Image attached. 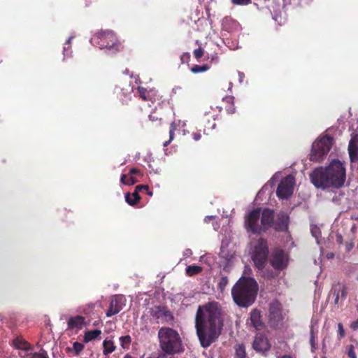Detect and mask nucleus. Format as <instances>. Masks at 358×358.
I'll list each match as a JSON object with an SVG mask.
<instances>
[{
	"mask_svg": "<svg viewBox=\"0 0 358 358\" xmlns=\"http://www.w3.org/2000/svg\"><path fill=\"white\" fill-rule=\"evenodd\" d=\"M84 349V345L78 341L73 343L71 348H67V351L72 352L76 356H78Z\"/></svg>",
	"mask_w": 358,
	"mask_h": 358,
	"instance_id": "obj_19",
	"label": "nucleus"
},
{
	"mask_svg": "<svg viewBox=\"0 0 358 358\" xmlns=\"http://www.w3.org/2000/svg\"><path fill=\"white\" fill-rule=\"evenodd\" d=\"M130 174H138L139 173V170L136 168H133L129 171Z\"/></svg>",
	"mask_w": 358,
	"mask_h": 358,
	"instance_id": "obj_43",
	"label": "nucleus"
},
{
	"mask_svg": "<svg viewBox=\"0 0 358 358\" xmlns=\"http://www.w3.org/2000/svg\"><path fill=\"white\" fill-rule=\"evenodd\" d=\"M295 180L292 176H287L284 178L278 185L276 194L282 199H287L294 192Z\"/></svg>",
	"mask_w": 358,
	"mask_h": 358,
	"instance_id": "obj_8",
	"label": "nucleus"
},
{
	"mask_svg": "<svg viewBox=\"0 0 358 358\" xmlns=\"http://www.w3.org/2000/svg\"><path fill=\"white\" fill-rule=\"evenodd\" d=\"M250 322L252 326L256 329H259L262 327V323L261 321L260 313L259 310H253L250 313Z\"/></svg>",
	"mask_w": 358,
	"mask_h": 358,
	"instance_id": "obj_16",
	"label": "nucleus"
},
{
	"mask_svg": "<svg viewBox=\"0 0 358 358\" xmlns=\"http://www.w3.org/2000/svg\"><path fill=\"white\" fill-rule=\"evenodd\" d=\"M171 141H166L165 143H164L163 145L164 147L167 146L170 143H171Z\"/></svg>",
	"mask_w": 358,
	"mask_h": 358,
	"instance_id": "obj_48",
	"label": "nucleus"
},
{
	"mask_svg": "<svg viewBox=\"0 0 358 358\" xmlns=\"http://www.w3.org/2000/svg\"><path fill=\"white\" fill-rule=\"evenodd\" d=\"M348 153L351 162L358 161V134L351 138L348 145Z\"/></svg>",
	"mask_w": 358,
	"mask_h": 358,
	"instance_id": "obj_14",
	"label": "nucleus"
},
{
	"mask_svg": "<svg viewBox=\"0 0 358 358\" xmlns=\"http://www.w3.org/2000/svg\"><path fill=\"white\" fill-rule=\"evenodd\" d=\"M268 253V247L264 240L259 239L251 242V257L258 268L264 267L267 260Z\"/></svg>",
	"mask_w": 358,
	"mask_h": 358,
	"instance_id": "obj_6",
	"label": "nucleus"
},
{
	"mask_svg": "<svg viewBox=\"0 0 358 358\" xmlns=\"http://www.w3.org/2000/svg\"><path fill=\"white\" fill-rule=\"evenodd\" d=\"M231 2L234 5L245 6L249 4L251 0H231Z\"/></svg>",
	"mask_w": 358,
	"mask_h": 358,
	"instance_id": "obj_32",
	"label": "nucleus"
},
{
	"mask_svg": "<svg viewBox=\"0 0 358 358\" xmlns=\"http://www.w3.org/2000/svg\"><path fill=\"white\" fill-rule=\"evenodd\" d=\"M273 220V212L269 209L257 208L251 211L246 217L245 225L252 233H259L270 227Z\"/></svg>",
	"mask_w": 358,
	"mask_h": 358,
	"instance_id": "obj_5",
	"label": "nucleus"
},
{
	"mask_svg": "<svg viewBox=\"0 0 358 358\" xmlns=\"http://www.w3.org/2000/svg\"><path fill=\"white\" fill-rule=\"evenodd\" d=\"M103 353L105 355H108L110 353L114 352L116 349V346L114 345V343L110 339H105L103 342Z\"/></svg>",
	"mask_w": 358,
	"mask_h": 358,
	"instance_id": "obj_18",
	"label": "nucleus"
},
{
	"mask_svg": "<svg viewBox=\"0 0 358 358\" xmlns=\"http://www.w3.org/2000/svg\"><path fill=\"white\" fill-rule=\"evenodd\" d=\"M282 218V224L283 227H287V221H288V216L286 214H282L281 215Z\"/></svg>",
	"mask_w": 358,
	"mask_h": 358,
	"instance_id": "obj_38",
	"label": "nucleus"
},
{
	"mask_svg": "<svg viewBox=\"0 0 358 358\" xmlns=\"http://www.w3.org/2000/svg\"><path fill=\"white\" fill-rule=\"evenodd\" d=\"M288 263V256L282 250H276L271 259V265L275 269L282 270L285 268Z\"/></svg>",
	"mask_w": 358,
	"mask_h": 358,
	"instance_id": "obj_10",
	"label": "nucleus"
},
{
	"mask_svg": "<svg viewBox=\"0 0 358 358\" xmlns=\"http://www.w3.org/2000/svg\"><path fill=\"white\" fill-rule=\"evenodd\" d=\"M323 358H325V357H323Z\"/></svg>",
	"mask_w": 358,
	"mask_h": 358,
	"instance_id": "obj_53",
	"label": "nucleus"
},
{
	"mask_svg": "<svg viewBox=\"0 0 358 358\" xmlns=\"http://www.w3.org/2000/svg\"><path fill=\"white\" fill-rule=\"evenodd\" d=\"M271 345L263 334H257L252 343V348L257 352L264 353L270 350Z\"/></svg>",
	"mask_w": 358,
	"mask_h": 358,
	"instance_id": "obj_11",
	"label": "nucleus"
},
{
	"mask_svg": "<svg viewBox=\"0 0 358 358\" xmlns=\"http://www.w3.org/2000/svg\"><path fill=\"white\" fill-rule=\"evenodd\" d=\"M159 347L162 352L178 354L183 351L181 338L177 331L169 327H162L158 331Z\"/></svg>",
	"mask_w": 358,
	"mask_h": 358,
	"instance_id": "obj_4",
	"label": "nucleus"
},
{
	"mask_svg": "<svg viewBox=\"0 0 358 358\" xmlns=\"http://www.w3.org/2000/svg\"><path fill=\"white\" fill-rule=\"evenodd\" d=\"M214 217H215L214 216H206V217H205V220H205V222H207L210 221V220L213 219Z\"/></svg>",
	"mask_w": 358,
	"mask_h": 358,
	"instance_id": "obj_46",
	"label": "nucleus"
},
{
	"mask_svg": "<svg viewBox=\"0 0 358 358\" xmlns=\"http://www.w3.org/2000/svg\"><path fill=\"white\" fill-rule=\"evenodd\" d=\"M176 129V127L174 126L173 124H171V129H170V131H169V135H170V141H172L173 138V135H174V131Z\"/></svg>",
	"mask_w": 358,
	"mask_h": 358,
	"instance_id": "obj_41",
	"label": "nucleus"
},
{
	"mask_svg": "<svg viewBox=\"0 0 358 358\" xmlns=\"http://www.w3.org/2000/svg\"><path fill=\"white\" fill-rule=\"evenodd\" d=\"M333 294L335 296L334 303L338 304L339 299H345L347 296V291L344 286H339L338 289H334Z\"/></svg>",
	"mask_w": 358,
	"mask_h": 358,
	"instance_id": "obj_17",
	"label": "nucleus"
},
{
	"mask_svg": "<svg viewBox=\"0 0 358 358\" xmlns=\"http://www.w3.org/2000/svg\"><path fill=\"white\" fill-rule=\"evenodd\" d=\"M282 319L281 304L278 301H273L269 307V320L275 324Z\"/></svg>",
	"mask_w": 358,
	"mask_h": 358,
	"instance_id": "obj_13",
	"label": "nucleus"
},
{
	"mask_svg": "<svg viewBox=\"0 0 358 358\" xmlns=\"http://www.w3.org/2000/svg\"><path fill=\"white\" fill-rule=\"evenodd\" d=\"M201 138V135L199 134H194V139L195 141H198Z\"/></svg>",
	"mask_w": 358,
	"mask_h": 358,
	"instance_id": "obj_45",
	"label": "nucleus"
},
{
	"mask_svg": "<svg viewBox=\"0 0 358 358\" xmlns=\"http://www.w3.org/2000/svg\"><path fill=\"white\" fill-rule=\"evenodd\" d=\"M173 354L162 352L157 356V358H174L172 355Z\"/></svg>",
	"mask_w": 358,
	"mask_h": 358,
	"instance_id": "obj_40",
	"label": "nucleus"
},
{
	"mask_svg": "<svg viewBox=\"0 0 358 358\" xmlns=\"http://www.w3.org/2000/svg\"><path fill=\"white\" fill-rule=\"evenodd\" d=\"M124 358H132L131 355H126Z\"/></svg>",
	"mask_w": 358,
	"mask_h": 358,
	"instance_id": "obj_51",
	"label": "nucleus"
},
{
	"mask_svg": "<svg viewBox=\"0 0 358 358\" xmlns=\"http://www.w3.org/2000/svg\"><path fill=\"white\" fill-rule=\"evenodd\" d=\"M236 358H245V348L243 344H237L234 347Z\"/></svg>",
	"mask_w": 358,
	"mask_h": 358,
	"instance_id": "obj_22",
	"label": "nucleus"
},
{
	"mask_svg": "<svg viewBox=\"0 0 358 358\" xmlns=\"http://www.w3.org/2000/svg\"><path fill=\"white\" fill-rule=\"evenodd\" d=\"M186 274L189 276H192L196 274L200 273L203 271V268L196 265H190L186 268Z\"/></svg>",
	"mask_w": 358,
	"mask_h": 358,
	"instance_id": "obj_23",
	"label": "nucleus"
},
{
	"mask_svg": "<svg viewBox=\"0 0 358 358\" xmlns=\"http://www.w3.org/2000/svg\"><path fill=\"white\" fill-rule=\"evenodd\" d=\"M96 38L100 40L98 43L100 45L101 48L110 50L115 47L116 38L113 33L110 31H106L103 33L98 34L96 36L92 38V41H95Z\"/></svg>",
	"mask_w": 358,
	"mask_h": 358,
	"instance_id": "obj_9",
	"label": "nucleus"
},
{
	"mask_svg": "<svg viewBox=\"0 0 358 358\" xmlns=\"http://www.w3.org/2000/svg\"><path fill=\"white\" fill-rule=\"evenodd\" d=\"M138 92H139V93H140V96H141V97L143 99L146 100V99H148V98H147V96H146V95H145L146 90H145V89H144V88H143V87H138Z\"/></svg>",
	"mask_w": 358,
	"mask_h": 358,
	"instance_id": "obj_37",
	"label": "nucleus"
},
{
	"mask_svg": "<svg viewBox=\"0 0 358 358\" xmlns=\"http://www.w3.org/2000/svg\"><path fill=\"white\" fill-rule=\"evenodd\" d=\"M120 341L121 346L123 348H128L130 345L131 338L129 336H124L120 337Z\"/></svg>",
	"mask_w": 358,
	"mask_h": 358,
	"instance_id": "obj_28",
	"label": "nucleus"
},
{
	"mask_svg": "<svg viewBox=\"0 0 358 358\" xmlns=\"http://www.w3.org/2000/svg\"><path fill=\"white\" fill-rule=\"evenodd\" d=\"M348 356L350 358H357L355 352L354 350L353 345L350 346V350L348 351Z\"/></svg>",
	"mask_w": 358,
	"mask_h": 358,
	"instance_id": "obj_39",
	"label": "nucleus"
},
{
	"mask_svg": "<svg viewBox=\"0 0 358 358\" xmlns=\"http://www.w3.org/2000/svg\"><path fill=\"white\" fill-rule=\"evenodd\" d=\"M13 345L17 348L25 351H28L31 349L29 344H28L24 340L21 338H16L13 341Z\"/></svg>",
	"mask_w": 358,
	"mask_h": 358,
	"instance_id": "obj_20",
	"label": "nucleus"
},
{
	"mask_svg": "<svg viewBox=\"0 0 358 358\" xmlns=\"http://www.w3.org/2000/svg\"><path fill=\"white\" fill-rule=\"evenodd\" d=\"M180 89H181L180 87H177L176 88H173V91L176 92L177 90H180Z\"/></svg>",
	"mask_w": 358,
	"mask_h": 358,
	"instance_id": "obj_50",
	"label": "nucleus"
},
{
	"mask_svg": "<svg viewBox=\"0 0 358 358\" xmlns=\"http://www.w3.org/2000/svg\"><path fill=\"white\" fill-rule=\"evenodd\" d=\"M222 256L223 257L226 258V259H227V261L228 262V264H232L234 262L235 259H236V257H235L234 254H231L230 255H228V256L225 257L224 252L223 250L222 251Z\"/></svg>",
	"mask_w": 358,
	"mask_h": 358,
	"instance_id": "obj_31",
	"label": "nucleus"
},
{
	"mask_svg": "<svg viewBox=\"0 0 358 358\" xmlns=\"http://www.w3.org/2000/svg\"><path fill=\"white\" fill-rule=\"evenodd\" d=\"M316 334H317V331L315 332L314 330L313 326H311L310 343L313 352L316 349V343H315Z\"/></svg>",
	"mask_w": 358,
	"mask_h": 358,
	"instance_id": "obj_25",
	"label": "nucleus"
},
{
	"mask_svg": "<svg viewBox=\"0 0 358 358\" xmlns=\"http://www.w3.org/2000/svg\"><path fill=\"white\" fill-rule=\"evenodd\" d=\"M84 324V318L82 316H76L71 317L68 321V327L70 329H81Z\"/></svg>",
	"mask_w": 358,
	"mask_h": 358,
	"instance_id": "obj_15",
	"label": "nucleus"
},
{
	"mask_svg": "<svg viewBox=\"0 0 358 358\" xmlns=\"http://www.w3.org/2000/svg\"><path fill=\"white\" fill-rule=\"evenodd\" d=\"M332 143L333 138L328 136H324L315 141L312 145L310 160L317 162L323 160L329 152Z\"/></svg>",
	"mask_w": 358,
	"mask_h": 358,
	"instance_id": "obj_7",
	"label": "nucleus"
},
{
	"mask_svg": "<svg viewBox=\"0 0 358 358\" xmlns=\"http://www.w3.org/2000/svg\"><path fill=\"white\" fill-rule=\"evenodd\" d=\"M311 233L313 236L317 240L320 236L319 229L316 227L311 228Z\"/></svg>",
	"mask_w": 358,
	"mask_h": 358,
	"instance_id": "obj_35",
	"label": "nucleus"
},
{
	"mask_svg": "<svg viewBox=\"0 0 358 358\" xmlns=\"http://www.w3.org/2000/svg\"><path fill=\"white\" fill-rule=\"evenodd\" d=\"M278 358H293V357H292L289 355H284V356L279 357Z\"/></svg>",
	"mask_w": 358,
	"mask_h": 358,
	"instance_id": "obj_47",
	"label": "nucleus"
},
{
	"mask_svg": "<svg viewBox=\"0 0 358 358\" xmlns=\"http://www.w3.org/2000/svg\"><path fill=\"white\" fill-rule=\"evenodd\" d=\"M162 316H164L166 320L172 319L171 313L165 308L159 309L157 313L158 318Z\"/></svg>",
	"mask_w": 358,
	"mask_h": 358,
	"instance_id": "obj_27",
	"label": "nucleus"
},
{
	"mask_svg": "<svg viewBox=\"0 0 358 358\" xmlns=\"http://www.w3.org/2000/svg\"><path fill=\"white\" fill-rule=\"evenodd\" d=\"M148 189V187L147 185H139L136 187L135 190L138 192L139 191H141L142 189Z\"/></svg>",
	"mask_w": 358,
	"mask_h": 358,
	"instance_id": "obj_42",
	"label": "nucleus"
},
{
	"mask_svg": "<svg viewBox=\"0 0 358 358\" xmlns=\"http://www.w3.org/2000/svg\"><path fill=\"white\" fill-rule=\"evenodd\" d=\"M228 284V279L227 277H222L218 283V288L222 292Z\"/></svg>",
	"mask_w": 358,
	"mask_h": 358,
	"instance_id": "obj_30",
	"label": "nucleus"
},
{
	"mask_svg": "<svg viewBox=\"0 0 358 358\" xmlns=\"http://www.w3.org/2000/svg\"><path fill=\"white\" fill-rule=\"evenodd\" d=\"M350 327L353 329H356L358 328V322H353L351 325H350Z\"/></svg>",
	"mask_w": 358,
	"mask_h": 358,
	"instance_id": "obj_44",
	"label": "nucleus"
},
{
	"mask_svg": "<svg viewBox=\"0 0 358 358\" xmlns=\"http://www.w3.org/2000/svg\"><path fill=\"white\" fill-rule=\"evenodd\" d=\"M30 358H48L45 353H34L31 354Z\"/></svg>",
	"mask_w": 358,
	"mask_h": 358,
	"instance_id": "obj_36",
	"label": "nucleus"
},
{
	"mask_svg": "<svg viewBox=\"0 0 358 358\" xmlns=\"http://www.w3.org/2000/svg\"><path fill=\"white\" fill-rule=\"evenodd\" d=\"M222 327L221 308L218 303L211 301L198 307L195 327L203 348L209 347L217 340Z\"/></svg>",
	"mask_w": 358,
	"mask_h": 358,
	"instance_id": "obj_1",
	"label": "nucleus"
},
{
	"mask_svg": "<svg viewBox=\"0 0 358 358\" xmlns=\"http://www.w3.org/2000/svg\"><path fill=\"white\" fill-rule=\"evenodd\" d=\"M208 69V66L206 65H203V66L194 65V66L192 67L191 71L194 73H198L204 72V71H207Z\"/></svg>",
	"mask_w": 358,
	"mask_h": 358,
	"instance_id": "obj_29",
	"label": "nucleus"
},
{
	"mask_svg": "<svg viewBox=\"0 0 358 358\" xmlns=\"http://www.w3.org/2000/svg\"><path fill=\"white\" fill-rule=\"evenodd\" d=\"M257 289L255 279L243 277L233 287L231 295L237 305L248 307L255 301Z\"/></svg>",
	"mask_w": 358,
	"mask_h": 358,
	"instance_id": "obj_3",
	"label": "nucleus"
},
{
	"mask_svg": "<svg viewBox=\"0 0 358 358\" xmlns=\"http://www.w3.org/2000/svg\"><path fill=\"white\" fill-rule=\"evenodd\" d=\"M310 178L317 188H340L345 182V167L340 160L334 159L326 168H316L310 174Z\"/></svg>",
	"mask_w": 358,
	"mask_h": 358,
	"instance_id": "obj_2",
	"label": "nucleus"
},
{
	"mask_svg": "<svg viewBox=\"0 0 358 358\" xmlns=\"http://www.w3.org/2000/svg\"><path fill=\"white\" fill-rule=\"evenodd\" d=\"M125 299L123 296L116 295L110 301L109 308L106 313L108 317L117 314L124 306Z\"/></svg>",
	"mask_w": 358,
	"mask_h": 358,
	"instance_id": "obj_12",
	"label": "nucleus"
},
{
	"mask_svg": "<svg viewBox=\"0 0 358 358\" xmlns=\"http://www.w3.org/2000/svg\"><path fill=\"white\" fill-rule=\"evenodd\" d=\"M338 331L340 336V338H342L345 336V330L341 323H338Z\"/></svg>",
	"mask_w": 358,
	"mask_h": 358,
	"instance_id": "obj_33",
	"label": "nucleus"
},
{
	"mask_svg": "<svg viewBox=\"0 0 358 358\" xmlns=\"http://www.w3.org/2000/svg\"><path fill=\"white\" fill-rule=\"evenodd\" d=\"M140 199H141V197L138 195V192H136V190L131 195H130L129 194H127L125 196L126 201L129 205L136 204L140 200Z\"/></svg>",
	"mask_w": 358,
	"mask_h": 358,
	"instance_id": "obj_24",
	"label": "nucleus"
},
{
	"mask_svg": "<svg viewBox=\"0 0 358 358\" xmlns=\"http://www.w3.org/2000/svg\"><path fill=\"white\" fill-rule=\"evenodd\" d=\"M191 254H192V251H191V250H186V255H191Z\"/></svg>",
	"mask_w": 358,
	"mask_h": 358,
	"instance_id": "obj_49",
	"label": "nucleus"
},
{
	"mask_svg": "<svg viewBox=\"0 0 358 358\" xmlns=\"http://www.w3.org/2000/svg\"><path fill=\"white\" fill-rule=\"evenodd\" d=\"M203 55V50L201 48L196 49L194 51V55L196 59L201 58Z\"/></svg>",
	"mask_w": 358,
	"mask_h": 358,
	"instance_id": "obj_34",
	"label": "nucleus"
},
{
	"mask_svg": "<svg viewBox=\"0 0 358 358\" xmlns=\"http://www.w3.org/2000/svg\"><path fill=\"white\" fill-rule=\"evenodd\" d=\"M127 176L125 174H123L121 177L122 183L127 185H132L138 182L137 180L133 176L128 177L127 181H124V179H127Z\"/></svg>",
	"mask_w": 358,
	"mask_h": 358,
	"instance_id": "obj_26",
	"label": "nucleus"
},
{
	"mask_svg": "<svg viewBox=\"0 0 358 358\" xmlns=\"http://www.w3.org/2000/svg\"><path fill=\"white\" fill-rule=\"evenodd\" d=\"M71 39H72V37L69 38L68 39V41H67V42L69 43L71 42Z\"/></svg>",
	"mask_w": 358,
	"mask_h": 358,
	"instance_id": "obj_52",
	"label": "nucleus"
},
{
	"mask_svg": "<svg viewBox=\"0 0 358 358\" xmlns=\"http://www.w3.org/2000/svg\"><path fill=\"white\" fill-rule=\"evenodd\" d=\"M101 331L98 329H94L92 331H88L85 332L84 336V341L87 343L91 341L92 340L97 338L101 334Z\"/></svg>",
	"mask_w": 358,
	"mask_h": 358,
	"instance_id": "obj_21",
	"label": "nucleus"
}]
</instances>
